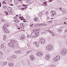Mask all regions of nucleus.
I'll list each match as a JSON object with an SVG mask.
<instances>
[{
    "mask_svg": "<svg viewBox=\"0 0 67 67\" xmlns=\"http://www.w3.org/2000/svg\"><path fill=\"white\" fill-rule=\"evenodd\" d=\"M19 18L21 20H24L25 21V19H24V17H19Z\"/></svg>",
    "mask_w": 67,
    "mask_h": 67,
    "instance_id": "nucleus-9",
    "label": "nucleus"
},
{
    "mask_svg": "<svg viewBox=\"0 0 67 67\" xmlns=\"http://www.w3.org/2000/svg\"><path fill=\"white\" fill-rule=\"evenodd\" d=\"M2 3H3V4H7V3H5V1H3V2H2Z\"/></svg>",
    "mask_w": 67,
    "mask_h": 67,
    "instance_id": "nucleus-35",
    "label": "nucleus"
},
{
    "mask_svg": "<svg viewBox=\"0 0 67 67\" xmlns=\"http://www.w3.org/2000/svg\"><path fill=\"white\" fill-rule=\"evenodd\" d=\"M16 21V20H14V22H15Z\"/></svg>",
    "mask_w": 67,
    "mask_h": 67,
    "instance_id": "nucleus-63",
    "label": "nucleus"
},
{
    "mask_svg": "<svg viewBox=\"0 0 67 67\" xmlns=\"http://www.w3.org/2000/svg\"><path fill=\"white\" fill-rule=\"evenodd\" d=\"M23 6H24V7H25V6H26V5H25L24 4H23Z\"/></svg>",
    "mask_w": 67,
    "mask_h": 67,
    "instance_id": "nucleus-56",
    "label": "nucleus"
},
{
    "mask_svg": "<svg viewBox=\"0 0 67 67\" xmlns=\"http://www.w3.org/2000/svg\"><path fill=\"white\" fill-rule=\"evenodd\" d=\"M13 42V44H14V43H15V41L14 40Z\"/></svg>",
    "mask_w": 67,
    "mask_h": 67,
    "instance_id": "nucleus-47",
    "label": "nucleus"
},
{
    "mask_svg": "<svg viewBox=\"0 0 67 67\" xmlns=\"http://www.w3.org/2000/svg\"><path fill=\"white\" fill-rule=\"evenodd\" d=\"M57 31L58 32H62V31H63V30H62V29H58L57 30Z\"/></svg>",
    "mask_w": 67,
    "mask_h": 67,
    "instance_id": "nucleus-16",
    "label": "nucleus"
},
{
    "mask_svg": "<svg viewBox=\"0 0 67 67\" xmlns=\"http://www.w3.org/2000/svg\"><path fill=\"white\" fill-rule=\"evenodd\" d=\"M14 19L17 20L18 19V18L17 16H15L14 17Z\"/></svg>",
    "mask_w": 67,
    "mask_h": 67,
    "instance_id": "nucleus-30",
    "label": "nucleus"
},
{
    "mask_svg": "<svg viewBox=\"0 0 67 67\" xmlns=\"http://www.w3.org/2000/svg\"><path fill=\"white\" fill-rule=\"evenodd\" d=\"M11 11H12V10H9L8 11H9V12L10 13L11 12Z\"/></svg>",
    "mask_w": 67,
    "mask_h": 67,
    "instance_id": "nucleus-59",
    "label": "nucleus"
},
{
    "mask_svg": "<svg viewBox=\"0 0 67 67\" xmlns=\"http://www.w3.org/2000/svg\"><path fill=\"white\" fill-rule=\"evenodd\" d=\"M5 12L6 13V15H8V12Z\"/></svg>",
    "mask_w": 67,
    "mask_h": 67,
    "instance_id": "nucleus-34",
    "label": "nucleus"
},
{
    "mask_svg": "<svg viewBox=\"0 0 67 67\" xmlns=\"http://www.w3.org/2000/svg\"><path fill=\"white\" fill-rule=\"evenodd\" d=\"M45 59L47 60H49V59L50 58L49 57H47V56L46 55L45 57Z\"/></svg>",
    "mask_w": 67,
    "mask_h": 67,
    "instance_id": "nucleus-12",
    "label": "nucleus"
},
{
    "mask_svg": "<svg viewBox=\"0 0 67 67\" xmlns=\"http://www.w3.org/2000/svg\"><path fill=\"white\" fill-rule=\"evenodd\" d=\"M16 21H17V22L18 23V22H19V20H16Z\"/></svg>",
    "mask_w": 67,
    "mask_h": 67,
    "instance_id": "nucleus-52",
    "label": "nucleus"
},
{
    "mask_svg": "<svg viewBox=\"0 0 67 67\" xmlns=\"http://www.w3.org/2000/svg\"><path fill=\"white\" fill-rule=\"evenodd\" d=\"M0 53L1 55H3V53H2V51L0 52Z\"/></svg>",
    "mask_w": 67,
    "mask_h": 67,
    "instance_id": "nucleus-39",
    "label": "nucleus"
},
{
    "mask_svg": "<svg viewBox=\"0 0 67 67\" xmlns=\"http://www.w3.org/2000/svg\"><path fill=\"white\" fill-rule=\"evenodd\" d=\"M46 56H47L48 57H49L50 58V55L49 54H48Z\"/></svg>",
    "mask_w": 67,
    "mask_h": 67,
    "instance_id": "nucleus-43",
    "label": "nucleus"
},
{
    "mask_svg": "<svg viewBox=\"0 0 67 67\" xmlns=\"http://www.w3.org/2000/svg\"><path fill=\"white\" fill-rule=\"evenodd\" d=\"M9 66H13L14 65V64H13V63H10L8 64Z\"/></svg>",
    "mask_w": 67,
    "mask_h": 67,
    "instance_id": "nucleus-10",
    "label": "nucleus"
},
{
    "mask_svg": "<svg viewBox=\"0 0 67 67\" xmlns=\"http://www.w3.org/2000/svg\"><path fill=\"white\" fill-rule=\"evenodd\" d=\"M52 1H53V0H50L49 1V2H52Z\"/></svg>",
    "mask_w": 67,
    "mask_h": 67,
    "instance_id": "nucleus-51",
    "label": "nucleus"
},
{
    "mask_svg": "<svg viewBox=\"0 0 67 67\" xmlns=\"http://www.w3.org/2000/svg\"><path fill=\"white\" fill-rule=\"evenodd\" d=\"M7 64V62H5L3 63V65H6Z\"/></svg>",
    "mask_w": 67,
    "mask_h": 67,
    "instance_id": "nucleus-26",
    "label": "nucleus"
},
{
    "mask_svg": "<svg viewBox=\"0 0 67 67\" xmlns=\"http://www.w3.org/2000/svg\"><path fill=\"white\" fill-rule=\"evenodd\" d=\"M39 16H42V14L41 13H40L39 14Z\"/></svg>",
    "mask_w": 67,
    "mask_h": 67,
    "instance_id": "nucleus-23",
    "label": "nucleus"
},
{
    "mask_svg": "<svg viewBox=\"0 0 67 67\" xmlns=\"http://www.w3.org/2000/svg\"><path fill=\"white\" fill-rule=\"evenodd\" d=\"M25 38V36L24 35H22L20 37V39L21 41H23L24 39Z\"/></svg>",
    "mask_w": 67,
    "mask_h": 67,
    "instance_id": "nucleus-6",
    "label": "nucleus"
},
{
    "mask_svg": "<svg viewBox=\"0 0 67 67\" xmlns=\"http://www.w3.org/2000/svg\"><path fill=\"white\" fill-rule=\"evenodd\" d=\"M54 15V14H53L51 15L52 16H54V15Z\"/></svg>",
    "mask_w": 67,
    "mask_h": 67,
    "instance_id": "nucleus-50",
    "label": "nucleus"
},
{
    "mask_svg": "<svg viewBox=\"0 0 67 67\" xmlns=\"http://www.w3.org/2000/svg\"><path fill=\"white\" fill-rule=\"evenodd\" d=\"M54 60L55 62H56V61H57V60H57V59L56 57H55L54 59Z\"/></svg>",
    "mask_w": 67,
    "mask_h": 67,
    "instance_id": "nucleus-18",
    "label": "nucleus"
},
{
    "mask_svg": "<svg viewBox=\"0 0 67 67\" xmlns=\"http://www.w3.org/2000/svg\"><path fill=\"white\" fill-rule=\"evenodd\" d=\"M3 8H4V9H7V6H6L5 5H4L3 6Z\"/></svg>",
    "mask_w": 67,
    "mask_h": 67,
    "instance_id": "nucleus-19",
    "label": "nucleus"
},
{
    "mask_svg": "<svg viewBox=\"0 0 67 67\" xmlns=\"http://www.w3.org/2000/svg\"><path fill=\"white\" fill-rule=\"evenodd\" d=\"M1 21H2V22H4V20H3V19H1Z\"/></svg>",
    "mask_w": 67,
    "mask_h": 67,
    "instance_id": "nucleus-40",
    "label": "nucleus"
},
{
    "mask_svg": "<svg viewBox=\"0 0 67 67\" xmlns=\"http://www.w3.org/2000/svg\"><path fill=\"white\" fill-rule=\"evenodd\" d=\"M20 27L22 29H24V27L23 26H21Z\"/></svg>",
    "mask_w": 67,
    "mask_h": 67,
    "instance_id": "nucleus-42",
    "label": "nucleus"
},
{
    "mask_svg": "<svg viewBox=\"0 0 67 67\" xmlns=\"http://www.w3.org/2000/svg\"><path fill=\"white\" fill-rule=\"evenodd\" d=\"M27 1H28V2H29L30 1V0H28Z\"/></svg>",
    "mask_w": 67,
    "mask_h": 67,
    "instance_id": "nucleus-54",
    "label": "nucleus"
},
{
    "mask_svg": "<svg viewBox=\"0 0 67 67\" xmlns=\"http://www.w3.org/2000/svg\"><path fill=\"white\" fill-rule=\"evenodd\" d=\"M62 8H59V10H61L62 9Z\"/></svg>",
    "mask_w": 67,
    "mask_h": 67,
    "instance_id": "nucleus-61",
    "label": "nucleus"
},
{
    "mask_svg": "<svg viewBox=\"0 0 67 67\" xmlns=\"http://www.w3.org/2000/svg\"><path fill=\"white\" fill-rule=\"evenodd\" d=\"M45 24H41L39 25V26H41V25H45Z\"/></svg>",
    "mask_w": 67,
    "mask_h": 67,
    "instance_id": "nucleus-44",
    "label": "nucleus"
},
{
    "mask_svg": "<svg viewBox=\"0 0 67 67\" xmlns=\"http://www.w3.org/2000/svg\"><path fill=\"white\" fill-rule=\"evenodd\" d=\"M27 8V7H25L24 8H22L21 9H20V10H25V9H26Z\"/></svg>",
    "mask_w": 67,
    "mask_h": 67,
    "instance_id": "nucleus-20",
    "label": "nucleus"
},
{
    "mask_svg": "<svg viewBox=\"0 0 67 67\" xmlns=\"http://www.w3.org/2000/svg\"><path fill=\"white\" fill-rule=\"evenodd\" d=\"M66 18H63L64 20H66Z\"/></svg>",
    "mask_w": 67,
    "mask_h": 67,
    "instance_id": "nucleus-58",
    "label": "nucleus"
},
{
    "mask_svg": "<svg viewBox=\"0 0 67 67\" xmlns=\"http://www.w3.org/2000/svg\"><path fill=\"white\" fill-rule=\"evenodd\" d=\"M18 30H20V29H21V28H18Z\"/></svg>",
    "mask_w": 67,
    "mask_h": 67,
    "instance_id": "nucleus-57",
    "label": "nucleus"
},
{
    "mask_svg": "<svg viewBox=\"0 0 67 67\" xmlns=\"http://www.w3.org/2000/svg\"><path fill=\"white\" fill-rule=\"evenodd\" d=\"M13 59H15L16 57H15V55H13L12 56Z\"/></svg>",
    "mask_w": 67,
    "mask_h": 67,
    "instance_id": "nucleus-24",
    "label": "nucleus"
},
{
    "mask_svg": "<svg viewBox=\"0 0 67 67\" xmlns=\"http://www.w3.org/2000/svg\"><path fill=\"white\" fill-rule=\"evenodd\" d=\"M46 48L47 50L51 51V50L53 49V46L52 45H50V46L48 45L47 46Z\"/></svg>",
    "mask_w": 67,
    "mask_h": 67,
    "instance_id": "nucleus-2",
    "label": "nucleus"
},
{
    "mask_svg": "<svg viewBox=\"0 0 67 67\" xmlns=\"http://www.w3.org/2000/svg\"><path fill=\"white\" fill-rule=\"evenodd\" d=\"M4 47V44H2L1 45V48H2Z\"/></svg>",
    "mask_w": 67,
    "mask_h": 67,
    "instance_id": "nucleus-29",
    "label": "nucleus"
},
{
    "mask_svg": "<svg viewBox=\"0 0 67 67\" xmlns=\"http://www.w3.org/2000/svg\"><path fill=\"white\" fill-rule=\"evenodd\" d=\"M6 38H6V36H5L3 37V40L5 41V40H6Z\"/></svg>",
    "mask_w": 67,
    "mask_h": 67,
    "instance_id": "nucleus-27",
    "label": "nucleus"
},
{
    "mask_svg": "<svg viewBox=\"0 0 67 67\" xmlns=\"http://www.w3.org/2000/svg\"><path fill=\"white\" fill-rule=\"evenodd\" d=\"M8 45L9 46H11L13 48L14 47V45L12 43H8Z\"/></svg>",
    "mask_w": 67,
    "mask_h": 67,
    "instance_id": "nucleus-8",
    "label": "nucleus"
},
{
    "mask_svg": "<svg viewBox=\"0 0 67 67\" xmlns=\"http://www.w3.org/2000/svg\"><path fill=\"white\" fill-rule=\"evenodd\" d=\"M18 1H22V0H17Z\"/></svg>",
    "mask_w": 67,
    "mask_h": 67,
    "instance_id": "nucleus-60",
    "label": "nucleus"
},
{
    "mask_svg": "<svg viewBox=\"0 0 67 67\" xmlns=\"http://www.w3.org/2000/svg\"><path fill=\"white\" fill-rule=\"evenodd\" d=\"M51 13L53 14L54 15H55L56 14V12L55 11H51Z\"/></svg>",
    "mask_w": 67,
    "mask_h": 67,
    "instance_id": "nucleus-15",
    "label": "nucleus"
},
{
    "mask_svg": "<svg viewBox=\"0 0 67 67\" xmlns=\"http://www.w3.org/2000/svg\"><path fill=\"white\" fill-rule=\"evenodd\" d=\"M40 30V29L39 28H38L37 29H36L35 30L36 31V30H37V31H39Z\"/></svg>",
    "mask_w": 67,
    "mask_h": 67,
    "instance_id": "nucleus-38",
    "label": "nucleus"
},
{
    "mask_svg": "<svg viewBox=\"0 0 67 67\" xmlns=\"http://www.w3.org/2000/svg\"><path fill=\"white\" fill-rule=\"evenodd\" d=\"M53 22V21H48V23H49V22Z\"/></svg>",
    "mask_w": 67,
    "mask_h": 67,
    "instance_id": "nucleus-45",
    "label": "nucleus"
},
{
    "mask_svg": "<svg viewBox=\"0 0 67 67\" xmlns=\"http://www.w3.org/2000/svg\"><path fill=\"white\" fill-rule=\"evenodd\" d=\"M8 25H4L3 27V30L4 32L6 33H9V30L7 29V27Z\"/></svg>",
    "mask_w": 67,
    "mask_h": 67,
    "instance_id": "nucleus-1",
    "label": "nucleus"
},
{
    "mask_svg": "<svg viewBox=\"0 0 67 67\" xmlns=\"http://www.w3.org/2000/svg\"><path fill=\"white\" fill-rule=\"evenodd\" d=\"M34 21H36L37 20V18H34Z\"/></svg>",
    "mask_w": 67,
    "mask_h": 67,
    "instance_id": "nucleus-25",
    "label": "nucleus"
},
{
    "mask_svg": "<svg viewBox=\"0 0 67 67\" xmlns=\"http://www.w3.org/2000/svg\"><path fill=\"white\" fill-rule=\"evenodd\" d=\"M18 7L19 8H21V5H20L18 6Z\"/></svg>",
    "mask_w": 67,
    "mask_h": 67,
    "instance_id": "nucleus-33",
    "label": "nucleus"
},
{
    "mask_svg": "<svg viewBox=\"0 0 67 67\" xmlns=\"http://www.w3.org/2000/svg\"><path fill=\"white\" fill-rule=\"evenodd\" d=\"M23 24H24V23H21V24H20V27L21 26V25H22V26H23Z\"/></svg>",
    "mask_w": 67,
    "mask_h": 67,
    "instance_id": "nucleus-32",
    "label": "nucleus"
},
{
    "mask_svg": "<svg viewBox=\"0 0 67 67\" xmlns=\"http://www.w3.org/2000/svg\"><path fill=\"white\" fill-rule=\"evenodd\" d=\"M23 22H25V23L26 22V21L24 20L23 21Z\"/></svg>",
    "mask_w": 67,
    "mask_h": 67,
    "instance_id": "nucleus-55",
    "label": "nucleus"
},
{
    "mask_svg": "<svg viewBox=\"0 0 67 67\" xmlns=\"http://www.w3.org/2000/svg\"><path fill=\"white\" fill-rule=\"evenodd\" d=\"M45 13L47 14H49V12H46Z\"/></svg>",
    "mask_w": 67,
    "mask_h": 67,
    "instance_id": "nucleus-36",
    "label": "nucleus"
},
{
    "mask_svg": "<svg viewBox=\"0 0 67 67\" xmlns=\"http://www.w3.org/2000/svg\"><path fill=\"white\" fill-rule=\"evenodd\" d=\"M13 41L14 40H10V42L11 43H12V44H13Z\"/></svg>",
    "mask_w": 67,
    "mask_h": 67,
    "instance_id": "nucleus-28",
    "label": "nucleus"
},
{
    "mask_svg": "<svg viewBox=\"0 0 67 67\" xmlns=\"http://www.w3.org/2000/svg\"><path fill=\"white\" fill-rule=\"evenodd\" d=\"M30 59L31 61H33L34 60L35 58H34V57L32 55H31L30 57Z\"/></svg>",
    "mask_w": 67,
    "mask_h": 67,
    "instance_id": "nucleus-7",
    "label": "nucleus"
},
{
    "mask_svg": "<svg viewBox=\"0 0 67 67\" xmlns=\"http://www.w3.org/2000/svg\"><path fill=\"white\" fill-rule=\"evenodd\" d=\"M29 52L27 51V54H29Z\"/></svg>",
    "mask_w": 67,
    "mask_h": 67,
    "instance_id": "nucleus-64",
    "label": "nucleus"
},
{
    "mask_svg": "<svg viewBox=\"0 0 67 67\" xmlns=\"http://www.w3.org/2000/svg\"><path fill=\"white\" fill-rule=\"evenodd\" d=\"M42 40H40L39 41V42L41 44H44V43H45L44 42H43V43L42 42H43V41H42Z\"/></svg>",
    "mask_w": 67,
    "mask_h": 67,
    "instance_id": "nucleus-13",
    "label": "nucleus"
},
{
    "mask_svg": "<svg viewBox=\"0 0 67 67\" xmlns=\"http://www.w3.org/2000/svg\"><path fill=\"white\" fill-rule=\"evenodd\" d=\"M56 57L57 59V60H59V59H60V56L59 55H57L56 56Z\"/></svg>",
    "mask_w": 67,
    "mask_h": 67,
    "instance_id": "nucleus-14",
    "label": "nucleus"
},
{
    "mask_svg": "<svg viewBox=\"0 0 67 67\" xmlns=\"http://www.w3.org/2000/svg\"><path fill=\"white\" fill-rule=\"evenodd\" d=\"M64 24H67V23H66L65 22H64Z\"/></svg>",
    "mask_w": 67,
    "mask_h": 67,
    "instance_id": "nucleus-46",
    "label": "nucleus"
},
{
    "mask_svg": "<svg viewBox=\"0 0 67 67\" xmlns=\"http://www.w3.org/2000/svg\"><path fill=\"white\" fill-rule=\"evenodd\" d=\"M36 55L38 56L41 57L43 56V53L42 52L38 51L36 52Z\"/></svg>",
    "mask_w": 67,
    "mask_h": 67,
    "instance_id": "nucleus-4",
    "label": "nucleus"
},
{
    "mask_svg": "<svg viewBox=\"0 0 67 67\" xmlns=\"http://www.w3.org/2000/svg\"><path fill=\"white\" fill-rule=\"evenodd\" d=\"M67 30H66L65 31V33H66L67 32Z\"/></svg>",
    "mask_w": 67,
    "mask_h": 67,
    "instance_id": "nucleus-53",
    "label": "nucleus"
},
{
    "mask_svg": "<svg viewBox=\"0 0 67 67\" xmlns=\"http://www.w3.org/2000/svg\"><path fill=\"white\" fill-rule=\"evenodd\" d=\"M47 1L44 2L43 3V4L44 5H47V4L46 2H47Z\"/></svg>",
    "mask_w": 67,
    "mask_h": 67,
    "instance_id": "nucleus-22",
    "label": "nucleus"
},
{
    "mask_svg": "<svg viewBox=\"0 0 67 67\" xmlns=\"http://www.w3.org/2000/svg\"><path fill=\"white\" fill-rule=\"evenodd\" d=\"M51 67H54V65H51Z\"/></svg>",
    "mask_w": 67,
    "mask_h": 67,
    "instance_id": "nucleus-48",
    "label": "nucleus"
},
{
    "mask_svg": "<svg viewBox=\"0 0 67 67\" xmlns=\"http://www.w3.org/2000/svg\"><path fill=\"white\" fill-rule=\"evenodd\" d=\"M21 53V51H16L15 52L16 54H19V53Z\"/></svg>",
    "mask_w": 67,
    "mask_h": 67,
    "instance_id": "nucleus-11",
    "label": "nucleus"
},
{
    "mask_svg": "<svg viewBox=\"0 0 67 67\" xmlns=\"http://www.w3.org/2000/svg\"><path fill=\"white\" fill-rule=\"evenodd\" d=\"M63 11H64V12H63V13H66V12L65 11V10H64Z\"/></svg>",
    "mask_w": 67,
    "mask_h": 67,
    "instance_id": "nucleus-41",
    "label": "nucleus"
},
{
    "mask_svg": "<svg viewBox=\"0 0 67 67\" xmlns=\"http://www.w3.org/2000/svg\"><path fill=\"white\" fill-rule=\"evenodd\" d=\"M14 2L15 4H18V2L16 1H14Z\"/></svg>",
    "mask_w": 67,
    "mask_h": 67,
    "instance_id": "nucleus-21",
    "label": "nucleus"
},
{
    "mask_svg": "<svg viewBox=\"0 0 67 67\" xmlns=\"http://www.w3.org/2000/svg\"><path fill=\"white\" fill-rule=\"evenodd\" d=\"M8 1L9 2H12V0H8Z\"/></svg>",
    "mask_w": 67,
    "mask_h": 67,
    "instance_id": "nucleus-37",
    "label": "nucleus"
},
{
    "mask_svg": "<svg viewBox=\"0 0 67 67\" xmlns=\"http://www.w3.org/2000/svg\"><path fill=\"white\" fill-rule=\"evenodd\" d=\"M31 36L30 35H27V37L28 38H30V37H31Z\"/></svg>",
    "mask_w": 67,
    "mask_h": 67,
    "instance_id": "nucleus-31",
    "label": "nucleus"
},
{
    "mask_svg": "<svg viewBox=\"0 0 67 67\" xmlns=\"http://www.w3.org/2000/svg\"><path fill=\"white\" fill-rule=\"evenodd\" d=\"M67 53V50L66 49H64V50H62L61 51V54L62 55H65Z\"/></svg>",
    "mask_w": 67,
    "mask_h": 67,
    "instance_id": "nucleus-3",
    "label": "nucleus"
},
{
    "mask_svg": "<svg viewBox=\"0 0 67 67\" xmlns=\"http://www.w3.org/2000/svg\"><path fill=\"white\" fill-rule=\"evenodd\" d=\"M34 44H35L36 45V46L37 47H39V42L37 41L34 42L33 43Z\"/></svg>",
    "mask_w": 67,
    "mask_h": 67,
    "instance_id": "nucleus-5",
    "label": "nucleus"
},
{
    "mask_svg": "<svg viewBox=\"0 0 67 67\" xmlns=\"http://www.w3.org/2000/svg\"><path fill=\"white\" fill-rule=\"evenodd\" d=\"M36 36H37V33L36 34Z\"/></svg>",
    "mask_w": 67,
    "mask_h": 67,
    "instance_id": "nucleus-62",
    "label": "nucleus"
},
{
    "mask_svg": "<svg viewBox=\"0 0 67 67\" xmlns=\"http://www.w3.org/2000/svg\"><path fill=\"white\" fill-rule=\"evenodd\" d=\"M1 2H0V7H1Z\"/></svg>",
    "mask_w": 67,
    "mask_h": 67,
    "instance_id": "nucleus-49",
    "label": "nucleus"
},
{
    "mask_svg": "<svg viewBox=\"0 0 67 67\" xmlns=\"http://www.w3.org/2000/svg\"><path fill=\"white\" fill-rule=\"evenodd\" d=\"M7 10H8V11H9V10H12V8H11V7H9L7 8Z\"/></svg>",
    "mask_w": 67,
    "mask_h": 67,
    "instance_id": "nucleus-17",
    "label": "nucleus"
}]
</instances>
